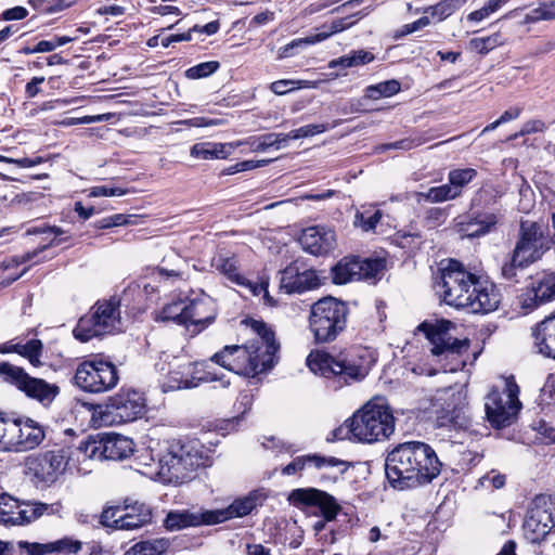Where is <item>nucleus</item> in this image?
<instances>
[{
    "mask_svg": "<svg viewBox=\"0 0 555 555\" xmlns=\"http://www.w3.org/2000/svg\"><path fill=\"white\" fill-rule=\"evenodd\" d=\"M350 438L373 443L387 439L395 430V417L380 398L370 400L346 422Z\"/></svg>",
    "mask_w": 555,
    "mask_h": 555,
    "instance_id": "4",
    "label": "nucleus"
},
{
    "mask_svg": "<svg viewBox=\"0 0 555 555\" xmlns=\"http://www.w3.org/2000/svg\"><path fill=\"white\" fill-rule=\"evenodd\" d=\"M477 278L466 271L456 260H450L448 267L441 269L437 291L443 301L455 308H466L472 295V288Z\"/></svg>",
    "mask_w": 555,
    "mask_h": 555,
    "instance_id": "11",
    "label": "nucleus"
},
{
    "mask_svg": "<svg viewBox=\"0 0 555 555\" xmlns=\"http://www.w3.org/2000/svg\"><path fill=\"white\" fill-rule=\"evenodd\" d=\"M295 81L288 79H282L273 81L270 85V90L278 95H283L292 91L294 88Z\"/></svg>",
    "mask_w": 555,
    "mask_h": 555,
    "instance_id": "64",
    "label": "nucleus"
},
{
    "mask_svg": "<svg viewBox=\"0 0 555 555\" xmlns=\"http://www.w3.org/2000/svg\"><path fill=\"white\" fill-rule=\"evenodd\" d=\"M210 511L204 513H191L189 511L170 512L165 519V527L169 530H180L186 527H196L201 525H215L210 521Z\"/></svg>",
    "mask_w": 555,
    "mask_h": 555,
    "instance_id": "33",
    "label": "nucleus"
},
{
    "mask_svg": "<svg viewBox=\"0 0 555 555\" xmlns=\"http://www.w3.org/2000/svg\"><path fill=\"white\" fill-rule=\"evenodd\" d=\"M308 44H314V42H310V36L306 38H297L292 40L289 43L281 47L278 52V59L283 60L291 57L295 54V50Z\"/></svg>",
    "mask_w": 555,
    "mask_h": 555,
    "instance_id": "57",
    "label": "nucleus"
},
{
    "mask_svg": "<svg viewBox=\"0 0 555 555\" xmlns=\"http://www.w3.org/2000/svg\"><path fill=\"white\" fill-rule=\"evenodd\" d=\"M61 504H46L36 501L20 502L15 525H25L37 520L43 515H52L60 511Z\"/></svg>",
    "mask_w": 555,
    "mask_h": 555,
    "instance_id": "34",
    "label": "nucleus"
},
{
    "mask_svg": "<svg viewBox=\"0 0 555 555\" xmlns=\"http://www.w3.org/2000/svg\"><path fill=\"white\" fill-rule=\"evenodd\" d=\"M18 452H26L37 448L44 439L43 427L31 418H15Z\"/></svg>",
    "mask_w": 555,
    "mask_h": 555,
    "instance_id": "28",
    "label": "nucleus"
},
{
    "mask_svg": "<svg viewBox=\"0 0 555 555\" xmlns=\"http://www.w3.org/2000/svg\"><path fill=\"white\" fill-rule=\"evenodd\" d=\"M152 521V511L144 503L122 507L119 515V530H133L141 528Z\"/></svg>",
    "mask_w": 555,
    "mask_h": 555,
    "instance_id": "32",
    "label": "nucleus"
},
{
    "mask_svg": "<svg viewBox=\"0 0 555 555\" xmlns=\"http://www.w3.org/2000/svg\"><path fill=\"white\" fill-rule=\"evenodd\" d=\"M545 129V124L542 120H530L524 124L520 131L514 134L511 139H517L518 137L531 134L534 132H542Z\"/></svg>",
    "mask_w": 555,
    "mask_h": 555,
    "instance_id": "62",
    "label": "nucleus"
},
{
    "mask_svg": "<svg viewBox=\"0 0 555 555\" xmlns=\"http://www.w3.org/2000/svg\"><path fill=\"white\" fill-rule=\"evenodd\" d=\"M375 361L369 349L352 347L337 354L312 351L307 358V365L314 374L326 378L338 376L349 383L364 379Z\"/></svg>",
    "mask_w": 555,
    "mask_h": 555,
    "instance_id": "3",
    "label": "nucleus"
},
{
    "mask_svg": "<svg viewBox=\"0 0 555 555\" xmlns=\"http://www.w3.org/2000/svg\"><path fill=\"white\" fill-rule=\"evenodd\" d=\"M42 341L39 339H30L26 344H22V350L20 356L26 358L33 366L38 367L42 364Z\"/></svg>",
    "mask_w": 555,
    "mask_h": 555,
    "instance_id": "50",
    "label": "nucleus"
},
{
    "mask_svg": "<svg viewBox=\"0 0 555 555\" xmlns=\"http://www.w3.org/2000/svg\"><path fill=\"white\" fill-rule=\"evenodd\" d=\"M253 328L258 338L248 345L225 346L211 357V361L246 377H254L271 369L279 350L274 334L263 322L254 321Z\"/></svg>",
    "mask_w": 555,
    "mask_h": 555,
    "instance_id": "2",
    "label": "nucleus"
},
{
    "mask_svg": "<svg viewBox=\"0 0 555 555\" xmlns=\"http://www.w3.org/2000/svg\"><path fill=\"white\" fill-rule=\"evenodd\" d=\"M441 470L435 450L422 441H408L387 455L385 472L393 489L408 490L431 482Z\"/></svg>",
    "mask_w": 555,
    "mask_h": 555,
    "instance_id": "1",
    "label": "nucleus"
},
{
    "mask_svg": "<svg viewBox=\"0 0 555 555\" xmlns=\"http://www.w3.org/2000/svg\"><path fill=\"white\" fill-rule=\"evenodd\" d=\"M466 393L461 387L438 389L433 398V408L438 427L462 429L468 425Z\"/></svg>",
    "mask_w": 555,
    "mask_h": 555,
    "instance_id": "12",
    "label": "nucleus"
},
{
    "mask_svg": "<svg viewBox=\"0 0 555 555\" xmlns=\"http://www.w3.org/2000/svg\"><path fill=\"white\" fill-rule=\"evenodd\" d=\"M417 197L429 203H442L457 198L459 192L455 191L452 184L449 182L447 184L430 188L426 192H420Z\"/></svg>",
    "mask_w": 555,
    "mask_h": 555,
    "instance_id": "41",
    "label": "nucleus"
},
{
    "mask_svg": "<svg viewBox=\"0 0 555 555\" xmlns=\"http://www.w3.org/2000/svg\"><path fill=\"white\" fill-rule=\"evenodd\" d=\"M319 286L320 279L314 270L300 271L296 263H292L281 271L280 288L286 294H301Z\"/></svg>",
    "mask_w": 555,
    "mask_h": 555,
    "instance_id": "20",
    "label": "nucleus"
},
{
    "mask_svg": "<svg viewBox=\"0 0 555 555\" xmlns=\"http://www.w3.org/2000/svg\"><path fill=\"white\" fill-rule=\"evenodd\" d=\"M20 502L9 494L0 495V524L15 525Z\"/></svg>",
    "mask_w": 555,
    "mask_h": 555,
    "instance_id": "47",
    "label": "nucleus"
},
{
    "mask_svg": "<svg viewBox=\"0 0 555 555\" xmlns=\"http://www.w3.org/2000/svg\"><path fill=\"white\" fill-rule=\"evenodd\" d=\"M214 266L221 274L227 276L230 282L237 285L245 284V278L240 274L237 260L234 256L220 255L215 259Z\"/></svg>",
    "mask_w": 555,
    "mask_h": 555,
    "instance_id": "39",
    "label": "nucleus"
},
{
    "mask_svg": "<svg viewBox=\"0 0 555 555\" xmlns=\"http://www.w3.org/2000/svg\"><path fill=\"white\" fill-rule=\"evenodd\" d=\"M77 450L83 455L85 459L100 461L103 460L101 436L98 438L88 437L85 440H81L77 447Z\"/></svg>",
    "mask_w": 555,
    "mask_h": 555,
    "instance_id": "48",
    "label": "nucleus"
},
{
    "mask_svg": "<svg viewBox=\"0 0 555 555\" xmlns=\"http://www.w3.org/2000/svg\"><path fill=\"white\" fill-rule=\"evenodd\" d=\"M15 417L0 413V451L18 452Z\"/></svg>",
    "mask_w": 555,
    "mask_h": 555,
    "instance_id": "38",
    "label": "nucleus"
},
{
    "mask_svg": "<svg viewBox=\"0 0 555 555\" xmlns=\"http://www.w3.org/2000/svg\"><path fill=\"white\" fill-rule=\"evenodd\" d=\"M122 514V508L119 506H112L104 509L101 514V524L105 527L119 529V515Z\"/></svg>",
    "mask_w": 555,
    "mask_h": 555,
    "instance_id": "58",
    "label": "nucleus"
},
{
    "mask_svg": "<svg viewBox=\"0 0 555 555\" xmlns=\"http://www.w3.org/2000/svg\"><path fill=\"white\" fill-rule=\"evenodd\" d=\"M555 18V3H542L540 7L531 10L525 16L526 23H537L540 21H551Z\"/></svg>",
    "mask_w": 555,
    "mask_h": 555,
    "instance_id": "53",
    "label": "nucleus"
},
{
    "mask_svg": "<svg viewBox=\"0 0 555 555\" xmlns=\"http://www.w3.org/2000/svg\"><path fill=\"white\" fill-rule=\"evenodd\" d=\"M347 28V24H345V20H336L330 26L327 30L319 31L318 34L310 36V42H321L330 38L332 35L340 33Z\"/></svg>",
    "mask_w": 555,
    "mask_h": 555,
    "instance_id": "55",
    "label": "nucleus"
},
{
    "mask_svg": "<svg viewBox=\"0 0 555 555\" xmlns=\"http://www.w3.org/2000/svg\"><path fill=\"white\" fill-rule=\"evenodd\" d=\"M555 526V504L538 498L529 508L524 522V534L531 543H539Z\"/></svg>",
    "mask_w": 555,
    "mask_h": 555,
    "instance_id": "17",
    "label": "nucleus"
},
{
    "mask_svg": "<svg viewBox=\"0 0 555 555\" xmlns=\"http://www.w3.org/2000/svg\"><path fill=\"white\" fill-rule=\"evenodd\" d=\"M162 452L155 456L153 451L145 449L134 459L135 469L143 476L163 481V463H160Z\"/></svg>",
    "mask_w": 555,
    "mask_h": 555,
    "instance_id": "35",
    "label": "nucleus"
},
{
    "mask_svg": "<svg viewBox=\"0 0 555 555\" xmlns=\"http://www.w3.org/2000/svg\"><path fill=\"white\" fill-rule=\"evenodd\" d=\"M382 218V214L379 210H375L370 216H366V212L358 211L356 214L354 224L362 228L364 231L373 230L376 224L379 222Z\"/></svg>",
    "mask_w": 555,
    "mask_h": 555,
    "instance_id": "56",
    "label": "nucleus"
},
{
    "mask_svg": "<svg viewBox=\"0 0 555 555\" xmlns=\"http://www.w3.org/2000/svg\"><path fill=\"white\" fill-rule=\"evenodd\" d=\"M167 547L168 542L163 539L143 541L131 546L125 555H162Z\"/></svg>",
    "mask_w": 555,
    "mask_h": 555,
    "instance_id": "44",
    "label": "nucleus"
},
{
    "mask_svg": "<svg viewBox=\"0 0 555 555\" xmlns=\"http://www.w3.org/2000/svg\"><path fill=\"white\" fill-rule=\"evenodd\" d=\"M401 89L399 81L391 79L379 82L377 85L369 86L365 89L366 98L371 100H378L380 98H388L397 94Z\"/></svg>",
    "mask_w": 555,
    "mask_h": 555,
    "instance_id": "45",
    "label": "nucleus"
},
{
    "mask_svg": "<svg viewBox=\"0 0 555 555\" xmlns=\"http://www.w3.org/2000/svg\"><path fill=\"white\" fill-rule=\"evenodd\" d=\"M425 141L422 140L421 138H418V137H416V138H405V139L392 142V143L383 144V145H380L378 147V150L386 151V150H389V149H395V150L409 151L411 149L420 146Z\"/></svg>",
    "mask_w": 555,
    "mask_h": 555,
    "instance_id": "59",
    "label": "nucleus"
},
{
    "mask_svg": "<svg viewBox=\"0 0 555 555\" xmlns=\"http://www.w3.org/2000/svg\"><path fill=\"white\" fill-rule=\"evenodd\" d=\"M203 447L195 441L172 442L162 452L163 482L182 485L190 481L196 470L208 464Z\"/></svg>",
    "mask_w": 555,
    "mask_h": 555,
    "instance_id": "5",
    "label": "nucleus"
},
{
    "mask_svg": "<svg viewBox=\"0 0 555 555\" xmlns=\"http://www.w3.org/2000/svg\"><path fill=\"white\" fill-rule=\"evenodd\" d=\"M477 176L474 168H459L450 170L448 173V181L452 184L455 191L461 196L463 189L469 184Z\"/></svg>",
    "mask_w": 555,
    "mask_h": 555,
    "instance_id": "46",
    "label": "nucleus"
},
{
    "mask_svg": "<svg viewBox=\"0 0 555 555\" xmlns=\"http://www.w3.org/2000/svg\"><path fill=\"white\" fill-rule=\"evenodd\" d=\"M302 249L313 256H326L337 246L335 231L326 225H312L302 230L299 237Z\"/></svg>",
    "mask_w": 555,
    "mask_h": 555,
    "instance_id": "19",
    "label": "nucleus"
},
{
    "mask_svg": "<svg viewBox=\"0 0 555 555\" xmlns=\"http://www.w3.org/2000/svg\"><path fill=\"white\" fill-rule=\"evenodd\" d=\"M466 309L473 313L487 314L498 309L501 294L496 286L489 281L475 282Z\"/></svg>",
    "mask_w": 555,
    "mask_h": 555,
    "instance_id": "22",
    "label": "nucleus"
},
{
    "mask_svg": "<svg viewBox=\"0 0 555 555\" xmlns=\"http://www.w3.org/2000/svg\"><path fill=\"white\" fill-rule=\"evenodd\" d=\"M66 464V457L62 451H48L38 455L30 468L37 479L44 483H52L65 470Z\"/></svg>",
    "mask_w": 555,
    "mask_h": 555,
    "instance_id": "24",
    "label": "nucleus"
},
{
    "mask_svg": "<svg viewBox=\"0 0 555 555\" xmlns=\"http://www.w3.org/2000/svg\"><path fill=\"white\" fill-rule=\"evenodd\" d=\"M266 496L259 491H253L248 495L235 500L228 508L210 511V521L220 524L233 517L248 515L256 506L261 505Z\"/></svg>",
    "mask_w": 555,
    "mask_h": 555,
    "instance_id": "25",
    "label": "nucleus"
},
{
    "mask_svg": "<svg viewBox=\"0 0 555 555\" xmlns=\"http://www.w3.org/2000/svg\"><path fill=\"white\" fill-rule=\"evenodd\" d=\"M533 336L539 353L555 359V313L535 325Z\"/></svg>",
    "mask_w": 555,
    "mask_h": 555,
    "instance_id": "30",
    "label": "nucleus"
},
{
    "mask_svg": "<svg viewBox=\"0 0 555 555\" xmlns=\"http://www.w3.org/2000/svg\"><path fill=\"white\" fill-rule=\"evenodd\" d=\"M0 376L7 383L14 385L31 399L43 405H50L60 393V387L41 378L31 377L24 369L9 362L0 363Z\"/></svg>",
    "mask_w": 555,
    "mask_h": 555,
    "instance_id": "14",
    "label": "nucleus"
},
{
    "mask_svg": "<svg viewBox=\"0 0 555 555\" xmlns=\"http://www.w3.org/2000/svg\"><path fill=\"white\" fill-rule=\"evenodd\" d=\"M522 297V306L528 309L555 299V272L544 273L540 276Z\"/></svg>",
    "mask_w": 555,
    "mask_h": 555,
    "instance_id": "27",
    "label": "nucleus"
},
{
    "mask_svg": "<svg viewBox=\"0 0 555 555\" xmlns=\"http://www.w3.org/2000/svg\"><path fill=\"white\" fill-rule=\"evenodd\" d=\"M307 464L313 465L319 469L337 468L340 475L344 474L348 468V463L337 457L324 456L320 454H308L294 459L289 464L283 467L282 474L287 476L294 475L297 472L302 470Z\"/></svg>",
    "mask_w": 555,
    "mask_h": 555,
    "instance_id": "26",
    "label": "nucleus"
},
{
    "mask_svg": "<svg viewBox=\"0 0 555 555\" xmlns=\"http://www.w3.org/2000/svg\"><path fill=\"white\" fill-rule=\"evenodd\" d=\"M509 0H489L485 5L478 10L470 12L467 15V21L473 23H480L490 17L493 13L498 12Z\"/></svg>",
    "mask_w": 555,
    "mask_h": 555,
    "instance_id": "49",
    "label": "nucleus"
},
{
    "mask_svg": "<svg viewBox=\"0 0 555 555\" xmlns=\"http://www.w3.org/2000/svg\"><path fill=\"white\" fill-rule=\"evenodd\" d=\"M16 545L26 555H75L82 548V542L72 537L47 543L18 541Z\"/></svg>",
    "mask_w": 555,
    "mask_h": 555,
    "instance_id": "21",
    "label": "nucleus"
},
{
    "mask_svg": "<svg viewBox=\"0 0 555 555\" xmlns=\"http://www.w3.org/2000/svg\"><path fill=\"white\" fill-rule=\"evenodd\" d=\"M359 257H344L332 268V279L335 284H346L359 280Z\"/></svg>",
    "mask_w": 555,
    "mask_h": 555,
    "instance_id": "36",
    "label": "nucleus"
},
{
    "mask_svg": "<svg viewBox=\"0 0 555 555\" xmlns=\"http://www.w3.org/2000/svg\"><path fill=\"white\" fill-rule=\"evenodd\" d=\"M220 380L222 387L230 385L229 380H223L216 373H212L197 363H183L168 372L162 388L165 392L180 389L195 388L202 383Z\"/></svg>",
    "mask_w": 555,
    "mask_h": 555,
    "instance_id": "16",
    "label": "nucleus"
},
{
    "mask_svg": "<svg viewBox=\"0 0 555 555\" xmlns=\"http://www.w3.org/2000/svg\"><path fill=\"white\" fill-rule=\"evenodd\" d=\"M454 324L449 320H439L436 323L424 322L418 326V331L428 338L434 356L443 357L447 360H455L454 365L450 366V372L461 370L465 365L464 360L459 358L466 353L469 348L468 339H459L450 335V330Z\"/></svg>",
    "mask_w": 555,
    "mask_h": 555,
    "instance_id": "9",
    "label": "nucleus"
},
{
    "mask_svg": "<svg viewBox=\"0 0 555 555\" xmlns=\"http://www.w3.org/2000/svg\"><path fill=\"white\" fill-rule=\"evenodd\" d=\"M359 264L361 271L359 272V280H369L375 278L385 268V260L382 258H360Z\"/></svg>",
    "mask_w": 555,
    "mask_h": 555,
    "instance_id": "51",
    "label": "nucleus"
},
{
    "mask_svg": "<svg viewBox=\"0 0 555 555\" xmlns=\"http://www.w3.org/2000/svg\"><path fill=\"white\" fill-rule=\"evenodd\" d=\"M548 248V240L543 227L535 221L522 220L518 241L508 260L502 264L503 278L513 280L517 275V270L525 269L541 259Z\"/></svg>",
    "mask_w": 555,
    "mask_h": 555,
    "instance_id": "6",
    "label": "nucleus"
},
{
    "mask_svg": "<svg viewBox=\"0 0 555 555\" xmlns=\"http://www.w3.org/2000/svg\"><path fill=\"white\" fill-rule=\"evenodd\" d=\"M188 332L198 334L210 325L217 317L216 301L207 294L201 293L193 298H186Z\"/></svg>",
    "mask_w": 555,
    "mask_h": 555,
    "instance_id": "18",
    "label": "nucleus"
},
{
    "mask_svg": "<svg viewBox=\"0 0 555 555\" xmlns=\"http://www.w3.org/2000/svg\"><path fill=\"white\" fill-rule=\"evenodd\" d=\"M289 500L294 504L318 505L326 520H333L339 509L336 500L331 494L314 488L293 490Z\"/></svg>",
    "mask_w": 555,
    "mask_h": 555,
    "instance_id": "23",
    "label": "nucleus"
},
{
    "mask_svg": "<svg viewBox=\"0 0 555 555\" xmlns=\"http://www.w3.org/2000/svg\"><path fill=\"white\" fill-rule=\"evenodd\" d=\"M250 146H251V151H254V152H264L269 147H274L273 133H267L261 137H258L250 143Z\"/></svg>",
    "mask_w": 555,
    "mask_h": 555,
    "instance_id": "63",
    "label": "nucleus"
},
{
    "mask_svg": "<svg viewBox=\"0 0 555 555\" xmlns=\"http://www.w3.org/2000/svg\"><path fill=\"white\" fill-rule=\"evenodd\" d=\"M120 330L119 302L111 299L98 301L90 314L79 319L73 334L76 339L87 343L93 337L112 334Z\"/></svg>",
    "mask_w": 555,
    "mask_h": 555,
    "instance_id": "8",
    "label": "nucleus"
},
{
    "mask_svg": "<svg viewBox=\"0 0 555 555\" xmlns=\"http://www.w3.org/2000/svg\"><path fill=\"white\" fill-rule=\"evenodd\" d=\"M507 39L500 33H494L487 37L473 38L469 47L473 51L486 55L498 47L505 44Z\"/></svg>",
    "mask_w": 555,
    "mask_h": 555,
    "instance_id": "42",
    "label": "nucleus"
},
{
    "mask_svg": "<svg viewBox=\"0 0 555 555\" xmlns=\"http://www.w3.org/2000/svg\"><path fill=\"white\" fill-rule=\"evenodd\" d=\"M348 307L334 297H324L311 306L309 326L318 343L334 340L347 325Z\"/></svg>",
    "mask_w": 555,
    "mask_h": 555,
    "instance_id": "7",
    "label": "nucleus"
},
{
    "mask_svg": "<svg viewBox=\"0 0 555 555\" xmlns=\"http://www.w3.org/2000/svg\"><path fill=\"white\" fill-rule=\"evenodd\" d=\"M156 320L171 321L177 325L185 327L188 331V307L186 299H178L165 305L158 312Z\"/></svg>",
    "mask_w": 555,
    "mask_h": 555,
    "instance_id": "37",
    "label": "nucleus"
},
{
    "mask_svg": "<svg viewBox=\"0 0 555 555\" xmlns=\"http://www.w3.org/2000/svg\"><path fill=\"white\" fill-rule=\"evenodd\" d=\"M466 0H441L435 5L427 7L424 13H429L438 22L444 21L465 4Z\"/></svg>",
    "mask_w": 555,
    "mask_h": 555,
    "instance_id": "43",
    "label": "nucleus"
},
{
    "mask_svg": "<svg viewBox=\"0 0 555 555\" xmlns=\"http://www.w3.org/2000/svg\"><path fill=\"white\" fill-rule=\"evenodd\" d=\"M118 379L116 366L99 356L81 361L74 375L75 385L90 393L108 391L117 385Z\"/></svg>",
    "mask_w": 555,
    "mask_h": 555,
    "instance_id": "10",
    "label": "nucleus"
},
{
    "mask_svg": "<svg viewBox=\"0 0 555 555\" xmlns=\"http://www.w3.org/2000/svg\"><path fill=\"white\" fill-rule=\"evenodd\" d=\"M220 67L219 62L208 61L192 66L185 70V77L189 79H201L212 75Z\"/></svg>",
    "mask_w": 555,
    "mask_h": 555,
    "instance_id": "54",
    "label": "nucleus"
},
{
    "mask_svg": "<svg viewBox=\"0 0 555 555\" xmlns=\"http://www.w3.org/2000/svg\"><path fill=\"white\" fill-rule=\"evenodd\" d=\"M145 399L141 392L121 389L108 398L101 409V421L104 425H119L133 422L144 413Z\"/></svg>",
    "mask_w": 555,
    "mask_h": 555,
    "instance_id": "15",
    "label": "nucleus"
},
{
    "mask_svg": "<svg viewBox=\"0 0 555 555\" xmlns=\"http://www.w3.org/2000/svg\"><path fill=\"white\" fill-rule=\"evenodd\" d=\"M340 124L339 120L334 121L332 125L328 124H310L302 126L298 129L292 131V135L294 139H302L313 137L320 133L327 131L331 128H335Z\"/></svg>",
    "mask_w": 555,
    "mask_h": 555,
    "instance_id": "52",
    "label": "nucleus"
},
{
    "mask_svg": "<svg viewBox=\"0 0 555 555\" xmlns=\"http://www.w3.org/2000/svg\"><path fill=\"white\" fill-rule=\"evenodd\" d=\"M374 60V54L365 51V50H357L352 51L349 54L343 55L336 60H332L328 63L330 68H335L337 66H343L345 68L357 67L360 65H365L371 63Z\"/></svg>",
    "mask_w": 555,
    "mask_h": 555,
    "instance_id": "40",
    "label": "nucleus"
},
{
    "mask_svg": "<svg viewBox=\"0 0 555 555\" xmlns=\"http://www.w3.org/2000/svg\"><path fill=\"white\" fill-rule=\"evenodd\" d=\"M479 483L483 488L492 487L493 489H500L505 485V476L501 474H494L491 472L479 479Z\"/></svg>",
    "mask_w": 555,
    "mask_h": 555,
    "instance_id": "60",
    "label": "nucleus"
},
{
    "mask_svg": "<svg viewBox=\"0 0 555 555\" xmlns=\"http://www.w3.org/2000/svg\"><path fill=\"white\" fill-rule=\"evenodd\" d=\"M103 460L121 461L133 453V441L122 435L101 436Z\"/></svg>",
    "mask_w": 555,
    "mask_h": 555,
    "instance_id": "29",
    "label": "nucleus"
},
{
    "mask_svg": "<svg viewBox=\"0 0 555 555\" xmlns=\"http://www.w3.org/2000/svg\"><path fill=\"white\" fill-rule=\"evenodd\" d=\"M242 141L221 143V142H199L191 147V156L197 159H225L236 147L242 145Z\"/></svg>",
    "mask_w": 555,
    "mask_h": 555,
    "instance_id": "31",
    "label": "nucleus"
},
{
    "mask_svg": "<svg viewBox=\"0 0 555 555\" xmlns=\"http://www.w3.org/2000/svg\"><path fill=\"white\" fill-rule=\"evenodd\" d=\"M519 387L513 378L505 380L502 391L491 390L485 401L487 420L494 427H505L512 423L521 408L518 399Z\"/></svg>",
    "mask_w": 555,
    "mask_h": 555,
    "instance_id": "13",
    "label": "nucleus"
},
{
    "mask_svg": "<svg viewBox=\"0 0 555 555\" xmlns=\"http://www.w3.org/2000/svg\"><path fill=\"white\" fill-rule=\"evenodd\" d=\"M127 193L125 189L113 188L107 185H99L91 189L90 194L92 196H122Z\"/></svg>",
    "mask_w": 555,
    "mask_h": 555,
    "instance_id": "61",
    "label": "nucleus"
}]
</instances>
